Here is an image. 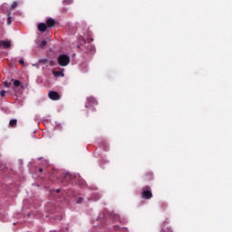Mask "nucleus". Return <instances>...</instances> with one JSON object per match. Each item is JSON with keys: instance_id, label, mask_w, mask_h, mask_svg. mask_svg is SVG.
<instances>
[{"instance_id": "4", "label": "nucleus", "mask_w": 232, "mask_h": 232, "mask_svg": "<svg viewBox=\"0 0 232 232\" xmlns=\"http://www.w3.org/2000/svg\"><path fill=\"white\" fill-rule=\"evenodd\" d=\"M49 98L52 99V101H59L61 99V96L57 92H49Z\"/></svg>"}, {"instance_id": "7", "label": "nucleus", "mask_w": 232, "mask_h": 232, "mask_svg": "<svg viewBox=\"0 0 232 232\" xmlns=\"http://www.w3.org/2000/svg\"><path fill=\"white\" fill-rule=\"evenodd\" d=\"M153 179V174L151 172H149L145 174L143 180H151Z\"/></svg>"}, {"instance_id": "15", "label": "nucleus", "mask_w": 232, "mask_h": 232, "mask_svg": "<svg viewBox=\"0 0 232 232\" xmlns=\"http://www.w3.org/2000/svg\"><path fill=\"white\" fill-rule=\"evenodd\" d=\"M47 44V42L46 41H42V43L40 44V46L43 47V46H46Z\"/></svg>"}, {"instance_id": "21", "label": "nucleus", "mask_w": 232, "mask_h": 232, "mask_svg": "<svg viewBox=\"0 0 232 232\" xmlns=\"http://www.w3.org/2000/svg\"><path fill=\"white\" fill-rule=\"evenodd\" d=\"M19 63L24 66V60H19Z\"/></svg>"}, {"instance_id": "3", "label": "nucleus", "mask_w": 232, "mask_h": 232, "mask_svg": "<svg viewBox=\"0 0 232 232\" xmlns=\"http://www.w3.org/2000/svg\"><path fill=\"white\" fill-rule=\"evenodd\" d=\"M89 106H97V100H95L93 97L87 98L85 108H88Z\"/></svg>"}, {"instance_id": "6", "label": "nucleus", "mask_w": 232, "mask_h": 232, "mask_svg": "<svg viewBox=\"0 0 232 232\" xmlns=\"http://www.w3.org/2000/svg\"><path fill=\"white\" fill-rule=\"evenodd\" d=\"M46 24L47 26H49V28H52L55 26V20H53V18H49L46 20Z\"/></svg>"}, {"instance_id": "5", "label": "nucleus", "mask_w": 232, "mask_h": 232, "mask_svg": "<svg viewBox=\"0 0 232 232\" xmlns=\"http://www.w3.org/2000/svg\"><path fill=\"white\" fill-rule=\"evenodd\" d=\"M12 44L8 41H0V48H10Z\"/></svg>"}, {"instance_id": "13", "label": "nucleus", "mask_w": 232, "mask_h": 232, "mask_svg": "<svg viewBox=\"0 0 232 232\" xmlns=\"http://www.w3.org/2000/svg\"><path fill=\"white\" fill-rule=\"evenodd\" d=\"M17 6H18V4H17V2H14L13 3V5H11V8H17Z\"/></svg>"}, {"instance_id": "20", "label": "nucleus", "mask_w": 232, "mask_h": 232, "mask_svg": "<svg viewBox=\"0 0 232 232\" xmlns=\"http://www.w3.org/2000/svg\"><path fill=\"white\" fill-rule=\"evenodd\" d=\"M49 64H50V66H54L55 62H53V61H50V62H49Z\"/></svg>"}, {"instance_id": "16", "label": "nucleus", "mask_w": 232, "mask_h": 232, "mask_svg": "<svg viewBox=\"0 0 232 232\" xmlns=\"http://www.w3.org/2000/svg\"><path fill=\"white\" fill-rule=\"evenodd\" d=\"M6 92L5 91H1L0 92V97H5Z\"/></svg>"}, {"instance_id": "18", "label": "nucleus", "mask_w": 232, "mask_h": 232, "mask_svg": "<svg viewBox=\"0 0 232 232\" xmlns=\"http://www.w3.org/2000/svg\"><path fill=\"white\" fill-rule=\"evenodd\" d=\"M72 2V0H63V3H67V5H70Z\"/></svg>"}, {"instance_id": "1", "label": "nucleus", "mask_w": 232, "mask_h": 232, "mask_svg": "<svg viewBox=\"0 0 232 232\" xmlns=\"http://www.w3.org/2000/svg\"><path fill=\"white\" fill-rule=\"evenodd\" d=\"M60 66H68L70 64V57L66 54H62L58 57Z\"/></svg>"}, {"instance_id": "14", "label": "nucleus", "mask_w": 232, "mask_h": 232, "mask_svg": "<svg viewBox=\"0 0 232 232\" xmlns=\"http://www.w3.org/2000/svg\"><path fill=\"white\" fill-rule=\"evenodd\" d=\"M5 88H10V86H12V83L8 82H4Z\"/></svg>"}, {"instance_id": "9", "label": "nucleus", "mask_w": 232, "mask_h": 232, "mask_svg": "<svg viewBox=\"0 0 232 232\" xmlns=\"http://www.w3.org/2000/svg\"><path fill=\"white\" fill-rule=\"evenodd\" d=\"M9 126L11 128H15V126H17V120H11L9 122Z\"/></svg>"}, {"instance_id": "2", "label": "nucleus", "mask_w": 232, "mask_h": 232, "mask_svg": "<svg viewBox=\"0 0 232 232\" xmlns=\"http://www.w3.org/2000/svg\"><path fill=\"white\" fill-rule=\"evenodd\" d=\"M153 197V194L151 193V188L145 187L142 188L141 198H145L146 200H150Z\"/></svg>"}, {"instance_id": "22", "label": "nucleus", "mask_w": 232, "mask_h": 232, "mask_svg": "<svg viewBox=\"0 0 232 232\" xmlns=\"http://www.w3.org/2000/svg\"><path fill=\"white\" fill-rule=\"evenodd\" d=\"M82 200V198H80L78 201V204H81V201Z\"/></svg>"}, {"instance_id": "12", "label": "nucleus", "mask_w": 232, "mask_h": 232, "mask_svg": "<svg viewBox=\"0 0 232 232\" xmlns=\"http://www.w3.org/2000/svg\"><path fill=\"white\" fill-rule=\"evenodd\" d=\"M7 24H12V17L10 16V14H8L7 18Z\"/></svg>"}, {"instance_id": "8", "label": "nucleus", "mask_w": 232, "mask_h": 232, "mask_svg": "<svg viewBox=\"0 0 232 232\" xmlns=\"http://www.w3.org/2000/svg\"><path fill=\"white\" fill-rule=\"evenodd\" d=\"M46 25L44 24H38V30L39 32H46Z\"/></svg>"}, {"instance_id": "23", "label": "nucleus", "mask_w": 232, "mask_h": 232, "mask_svg": "<svg viewBox=\"0 0 232 232\" xmlns=\"http://www.w3.org/2000/svg\"><path fill=\"white\" fill-rule=\"evenodd\" d=\"M40 172H43V169H40Z\"/></svg>"}, {"instance_id": "17", "label": "nucleus", "mask_w": 232, "mask_h": 232, "mask_svg": "<svg viewBox=\"0 0 232 232\" xmlns=\"http://www.w3.org/2000/svg\"><path fill=\"white\" fill-rule=\"evenodd\" d=\"M162 232H173L171 230V228H165V229H162Z\"/></svg>"}, {"instance_id": "19", "label": "nucleus", "mask_w": 232, "mask_h": 232, "mask_svg": "<svg viewBox=\"0 0 232 232\" xmlns=\"http://www.w3.org/2000/svg\"><path fill=\"white\" fill-rule=\"evenodd\" d=\"M40 63H43L44 64H46V63H48V60L44 59V60H41V62H40Z\"/></svg>"}, {"instance_id": "10", "label": "nucleus", "mask_w": 232, "mask_h": 232, "mask_svg": "<svg viewBox=\"0 0 232 232\" xmlns=\"http://www.w3.org/2000/svg\"><path fill=\"white\" fill-rule=\"evenodd\" d=\"M14 86H15V87L21 86V82L19 80H14Z\"/></svg>"}, {"instance_id": "11", "label": "nucleus", "mask_w": 232, "mask_h": 232, "mask_svg": "<svg viewBox=\"0 0 232 232\" xmlns=\"http://www.w3.org/2000/svg\"><path fill=\"white\" fill-rule=\"evenodd\" d=\"M53 75H55V77H59V75H62V77H64V73H63L61 72H53Z\"/></svg>"}]
</instances>
